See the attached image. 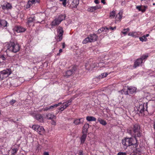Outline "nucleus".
Listing matches in <instances>:
<instances>
[{"instance_id": "nucleus-39", "label": "nucleus", "mask_w": 155, "mask_h": 155, "mask_svg": "<svg viewBox=\"0 0 155 155\" xmlns=\"http://www.w3.org/2000/svg\"><path fill=\"white\" fill-rule=\"evenodd\" d=\"M89 124H88L87 123V124H85L84 125L83 128L88 130V128H89Z\"/></svg>"}, {"instance_id": "nucleus-37", "label": "nucleus", "mask_w": 155, "mask_h": 155, "mask_svg": "<svg viewBox=\"0 0 155 155\" xmlns=\"http://www.w3.org/2000/svg\"><path fill=\"white\" fill-rule=\"evenodd\" d=\"M39 126L36 125H34L32 126V128L34 129L35 130H38V127Z\"/></svg>"}, {"instance_id": "nucleus-43", "label": "nucleus", "mask_w": 155, "mask_h": 155, "mask_svg": "<svg viewBox=\"0 0 155 155\" xmlns=\"http://www.w3.org/2000/svg\"><path fill=\"white\" fill-rule=\"evenodd\" d=\"M127 153L125 152H119L118 153L117 155H126Z\"/></svg>"}, {"instance_id": "nucleus-11", "label": "nucleus", "mask_w": 155, "mask_h": 155, "mask_svg": "<svg viewBox=\"0 0 155 155\" xmlns=\"http://www.w3.org/2000/svg\"><path fill=\"white\" fill-rule=\"evenodd\" d=\"M76 70V67L74 66L71 69L67 71L64 74V76L66 78H68L71 76L74 72Z\"/></svg>"}, {"instance_id": "nucleus-10", "label": "nucleus", "mask_w": 155, "mask_h": 155, "mask_svg": "<svg viewBox=\"0 0 155 155\" xmlns=\"http://www.w3.org/2000/svg\"><path fill=\"white\" fill-rule=\"evenodd\" d=\"M68 6L71 8H76L79 4V0H68Z\"/></svg>"}, {"instance_id": "nucleus-16", "label": "nucleus", "mask_w": 155, "mask_h": 155, "mask_svg": "<svg viewBox=\"0 0 155 155\" xmlns=\"http://www.w3.org/2000/svg\"><path fill=\"white\" fill-rule=\"evenodd\" d=\"M36 3H39V0H29L26 5L27 8H30L33 4H35Z\"/></svg>"}, {"instance_id": "nucleus-51", "label": "nucleus", "mask_w": 155, "mask_h": 155, "mask_svg": "<svg viewBox=\"0 0 155 155\" xmlns=\"http://www.w3.org/2000/svg\"><path fill=\"white\" fill-rule=\"evenodd\" d=\"M125 0L123 1H122L121 3V5H125Z\"/></svg>"}, {"instance_id": "nucleus-6", "label": "nucleus", "mask_w": 155, "mask_h": 155, "mask_svg": "<svg viewBox=\"0 0 155 155\" xmlns=\"http://www.w3.org/2000/svg\"><path fill=\"white\" fill-rule=\"evenodd\" d=\"M148 57V55H143L140 58L137 59L134 62L133 67L135 68L139 66L143 62V60L146 59Z\"/></svg>"}, {"instance_id": "nucleus-52", "label": "nucleus", "mask_w": 155, "mask_h": 155, "mask_svg": "<svg viewBox=\"0 0 155 155\" xmlns=\"http://www.w3.org/2000/svg\"><path fill=\"white\" fill-rule=\"evenodd\" d=\"M52 124L53 125H55L56 124V122L54 120H52Z\"/></svg>"}, {"instance_id": "nucleus-26", "label": "nucleus", "mask_w": 155, "mask_h": 155, "mask_svg": "<svg viewBox=\"0 0 155 155\" xmlns=\"http://www.w3.org/2000/svg\"><path fill=\"white\" fill-rule=\"evenodd\" d=\"M46 117L48 119L51 120L55 118L56 116L52 113H48L46 115Z\"/></svg>"}, {"instance_id": "nucleus-23", "label": "nucleus", "mask_w": 155, "mask_h": 155, "mask_svg": "<svg viewBox=\"0 0 155 155\" xmlns=\"http://www.w3.org/2000/svg\"><path fill=\"white\" fill-rule=\"evenodd\" d=\"M122 17V13L121 12H119L116 15L115 17V22L117 23V21L120 22Z\"/></svg>"}, {"instance_id": "nucleus-55", "label": "nucleus", "mask_w": 155, "mask_h": 155, "mask_svg": "<svg viewBox=\"0 0 155 155\" xmlns=\"http://www.w3.org/2000/svg\"><path fill=\"white\" fill-rule=\"evenodd\" d=\"M145 36V38H146L147 37H148L149 36V34H147L146 35H143Z\"/></svg>"}, {"instance_id": "nucleus-36", "label": "nucleus", "mask_w": 155, "mask_h": 155, "mask_svg": "<svg viewBox=\"0 0 155 155\" xmlns=\"http://www.w3.org/2000/svg\"><path fill=\"white\" fill-rule=\"evenodd\" d=\"M18 151V149L17 148H13L12 149V155H15V153L17 152Z\"/></svg>"}, {"instance_id": "nucleus-32", "label": "nucleus", "mask_w": 155, "mask_h": 155, "mask_svg": "<svg viewBox=\"0 0 155 155\" xmlns=\"http://www.w3.org/2000/svg\"><path fill=\"white\" fill-rule=\"evenodd\" d=\"M130 29L129 28H127L126 29H124L123 30V31L121 32L125 35H126L127 33L130 31Z\"/></svg>"}, {"instance_id": "nucleus-14", "label": "nucleus", "mask_w": 155, "mask_h": 155, "mask_svg": "<svg viewBox=\"0 0 155 155\" xmlns=\"http://www.w3.org/2000/svg\"><path fill=\"white\" fill-rule=\"evenodd\" d=\"M116 28V27H113L111 26H109V27H102L98 30V31L100 33L103 31H105L106 32H108L109 29L111 30H115Z\"/></svg>"}, {"instance_id": "nucleus-31", "label": "nucleus", "mask_w": 155, "mask_h": 155, "mask_svg": "<svg viewBox=\"0 0 155 155\" xmlns=\"http://www.w3.org/2000/svg\"><path fill=\"white\" fill-rule=\"evenodd\" d=\"M137 33L136 32H130L128 34L129 36L135 37L137 36Z\"/></svg>"}, {"instance_id": "nucleus-35", "label": "nucleus", "mask_w": 155, "mask_h": 155, "mask_svg": "<svg viewBox=\"0 0 155 155\" xmlns=\"http://www.w3.org/2000/svg\"><path fill=\"white\" fill-rule=\"evenodd\" d=\"M139 39L142 42L143 41H147V38H145V36H144L143 35L142 37H140Z\"/></svg>"}, {"instance_id": "nucleus-29", "label": "nucleus", "mask_w": 155, "mask_h": 155, "mask_svg": "<svg viewBox=\"0 0 155 155\" xmlns=\"http://www.w3.org/2000/svg\"><path fill=\"white\" fill-rule=\"evenodd\" d=\"M37 132L40 134H41L42 133H44L45 130L42 127L39 126Z\"/></svg>"}, {"instance_id": "nucleus-33", "label": "nucleus", "mask_w": 155, "mask_h": 155, "mask_svg": "<svg viewBox=\"0 0 155 155\" xmlns=\"http://www.w3.org/2000/svg\"><path fill=\"white\" fill-rule=\"evenodd\" d=\"M115 15V12L114 11H113L110 13V17L111 18H114Z\"/></svg>"}, {"instance_id": "nucleus-60", "label": "nucleus", "mask_w": 155, "mask_h": 155, "mask_svg": "<svg viewBox=\"0 0 155 155\" xmlns=\"http://www.w3.org/2000/svg\"><path fill=\"white\" fill-rule=\"evenodd\" d=\"M153 5H155V3H153Z\"/></svg>"}, {"instance_id": "nucleus-18", "label": "nucleus", "mask_w": 155, "mask_h": 155, "mask_svg": "<svg viewBox=\"0 0 155 155\" xmlns=\"http://www.w3.org/2000/svg\"><path fill=\"white\" fill-rule=\"evenodd\" d=\"M14 30L18 33H21L25 32L26 29L21 26H17L15 27Z\"/></svg>"}, {"instance_id": "nucleus-20", "label": "nucleus", "mask_w": 155, "mask_h": 155, "mask_svg": "<svg viewBox=\"0 0 155 155\" xmlns=\"http://www.w3.org/2000/svg\"><path fill=\"white\" fill-rule=\"evenodd\" d=\"M34 118L40 122H43L44 121L43 117L41 114H36L34 116Z\"/></svg>"}, {"instance_id": "nucleus-30", "label": "nucleus", "mask_w": 155, "mask_h": 155, "mask_svg": "<svg viewBox=\"0 0 155 155\" xmlns=\"http://www.w3.org/2000/svg\"><path fill=\"white\" fill-rule=\"evenodd\" d=\"M107 75L108 74L107 73H102L101 75H100L97 78L99 79H101L106 77Z\"/></svg>"}, {"instance_id": "nucleus-15", "label": "nucleus", "mask_w": 155, "mask_h": 155, "mask_svg": "<svg viewBox=\"0 0 155 155\" xmlns=\"http://www.w3.org/2000/svg\"><path fill=\"white\" fill-rule=\"evenodd\" d=\"M73 123L75 125H78L80 124H83L84 121V119L83 118H76L74 119Z\"/></svg>"}, {"instance_id": "nucleus-9", "label": "nucleus", "mask_w": 155, "mask_h": 155, "mask_svg": "<svg viewBox=\"0 0 155 155\" xmlns=\"http://www.w3.org/2000/svg\"><path fill=\"white\" fill-rule=\"evenodd\" d=\"M136 88L133 87H127V90L126 91L125 88H124L122 90V91L123 92L124 94L126 95H130L133 94L136 92Z\"/></svg>"}, {"instance_id": "nucleus-46", "label": "nucleus", "mask_w": 155, "mask_h": 155, "mask_svg": "<svg viewBox=\"0 0 155 155\" xmlns=\"http://www.w3.org/2000/svg\"><path fill=\"white\" fill-rule=\"evenodd\" d=\"M73 99V98H71L69 100L67 101L66 102L67 103H68V104H71V101H72V99Z\"/></svg>"}, {"instance_id": "nucleus-24", "label": "nucleus", "mask_w": 155, "mask_h": 155, "mask_svg": "<svg viewBox=\"0 0 155 155\" xmlns=\"http://www.w3.org/2000/svg\"><path fill=\"white\" fill-rule=\"evenodd\" d=\"M8 23L5 20L0 19V27H4L8 26Z\"/></svg>"}, {"instance_id": "nucleus-4", "label": "nucleus", "mask_w": 155, "mask_h": 155, "mask_svg": "<svg viewBox=\"0 0 155 155\" xmlns=\"http://www.w3.org/2000/svg\"><path fill=\"white\" fill-rule=\"evenodd\" d=\"M66 16L65 15H61L57 18H55L51 23L52 26H56L58 25L61 22L64 20Z\"/></svg>"}, {"instance_id": "nucleus-41", "label": "nucleus", "mask_w": 155, "mask_h": 155, "mask_svg": "<svg viewBox=\"0 0 155 155\" xmlns=\"http://www.w3.org/2000/svg\"><path fill=\"white\" fill-rule=\"evenodd\" d=\"M16 101L15 100L12 99L10 101L9 104L11 105H13V104L16 102Z\"/></svg>"}, {"instance_id": "nucleus-44", "label": "nucleus", "mask_w": 155, "mask_h": 155, "mask_svg": "<svg viewBox=\"0 0 155 155\" xmlns=\"http://www.w3.org/2000/svg\"><path fill=\"white\" fill-rule=\"evenodd\" d=\"M42 110L44 111L49 110V107L48 106L43 108L42 109Z\"/></svg>"}, {"instance_id": "nucleus-45", "label": "nucleus", "mask_w": 155, "mask_h": 155, "mask_svg": "<svg viewBox=\"0 0 155 155\" xmlns=\"http://www.w3.org/2000/svg\"><path fill=\"white\" fill-rule=\"evenodd\" d=\"M78 154V155H83V151L81 150H79Z\"/></svg>"}, {"instance_id": "nucleus-57", "label": "nucleus", "mask_w": 155, "mask_h": 155, "mask_svg": "<svg viewBox=\"0 0 155 155\" xmlns=\"http://www.w3.org/2000/svg\"><path fill=\"white\" fill-rule=\"evenodd\" d=\"M62 52V49H60L59 50V52L61 53Z\"/></svg>"}, {"instance_id": "nucleus-17", "label": "nucleus", "mask_w": 155, "mask_h": 155, "mask_svg": "<svg viewBox=\"0 0 155 155\" xmlns=\"http://www.w3.org/2000/svg\"><path fill=\"white\" fill-rule=\"evenodd\" d=\"M101 6L100 5H97L95 6H92L89 7L87 9V11L88 12H92L96 11L98 9H99L101 8Z\"/></svg>"}, {"instance_id": "nucleus-40", "label": "nucleus", "mask_w": 155, "mask_h": 155, "mask_svg": "<svg viewBox=\"0 0 155 155\" xmlns=\"http://www.w3.org/2000/svg\"><path fill=\"white\" fill-rule=\"evenodd\" d=\"M60 1L62 2V4L64 6H66L67 0H60Z\"/></svg>"}, {"instance_id": "nucleus-21", "label": "nucleus", "mask_w": 155, "mask_h": 155, "mask_svg": "<svg viewBox=\"0 0 155 155\" xmlns=\"http://www.w3.org/2000/svg\"><path fill=\"white\" fill-rule=\"evenodd\" d=\"M2 8L3 10H5V9H12V7L10 3L7 2L5 5H2Z\"/></svg>"}, {"instance_id": "nucleus-47", "label": "nucleus", "mask_w": 155, "mask_h": 155, "mask_svg": "<svg viewBox=\"0 0 155 155\" xmlns=\"http://www.w3.org/2000/svg\"><path fill=\"white\" fill-rule=\"evenodd\" d=\"M65 103L64 104L65 105V107H66L67 108L69 105H70V104H68V103H67L66 102H64Z\"/></svg>"}, {"instance_id": "nucleus-25", "label": "nucleus", "mask_w": 155, "mask_h": 155, "mask_svg": "<svg viewBox=\"0 0 155 155\" xmlns=\"http://www.w3.org/2000/svg\"><path fill=\"white\" fill-rule=\"evenodd\" d=\"M87 136L86 134H83L80 138L81 143L83 144L84 143Z\"/></svg>"}, {"instance_id": "nucleus-13", "label": "nucleus", "mask_w": 155, "mask_h": 155, "mask_svg": "<svg viewBox=\"0 0 155 155\" xmlns=\"http://www.w3.org/2000/svg\"><path fill=\"white\" fill-rule=\"evenodd\" d=\"M97 64L95 61H93L91 64L89 63H86L85 64V68L87 69L92 70L96 66H97Z\"/></svg>"}, {"instance_id": "nucleus-7", "label": "nucleus", "mask_w": 155, "mask_h": 155, "mask_svg": "<svg viewBox=\"0 0 155 155\" xmlns=\"http://www.w3.org/2000/svg\"><path fill=\"white\" fill-rule=\"evenodd\" d=\"M57 41H60L62 39L64 31L63 28L61 26H59L57 28Z\"/></svg>"}, {"instance_id": "nucleus-53", "label": "nucleus", "mask_w": 155, "mask_h": 155, "mask_svg": "<svg viewBox=\"0 0 155 155\" xmlns=\"http://www.w3.org/2000/svg\"><path fill=\"white\" fill-rule=\"evenodd\" d=\"M43 155H49V153L48 152H44L43 153Z\"/></svg>"}, {"instance_id": "nucleus-22", "label": "nucleus", "mask_w": 155, "mask_h": 155, "mask_svg": "<svg viewBox=\"0 0 155 155\" xmlns=\"http://www.w3.org/2000/svg\"><path fill=\"white\" fill-rule=\"evenodd\" d=\"M147 104L146 103H143V105H140L139 108V110H140V113L142 114L143 113L144 110L145 108L144 107H146V109L147 108Z\"/></svg>"}, {"instance_id": "nucleus-56", "label": "nucleus", "mask_w": 155, "mask_h": 155, "mask_svg": "<svg viewBox=\"0 0 155 155\" xmlns=\"http://www.w3.org/2000/svg\"><path fill=\"white\" fill-rule=\"evenodd\" d=\"M65 45L64 43L62 44V48H65Z\"/></svg>"}, {"instance_id": "nucleus-19", "label": "nucleus", "mask_w": 155, "mask_h": 155, "mask_svg": "<svg viewBox=\"0 0 155 155\" xmlns=\"http://www.w3.org/2000/svg\"><path fill=\"white\" fill-rule=\"evenodd\" d=\"M136 8L138 9L139 11H141L142 13H143L145 12L146 9L148 8L147 5H140L137 6L136 7Z\"/></svg>"}, {"instance_id": "nucleus-3", "label": "nucleus", "mask_w": 155, "mask_h": 155, "mask_svg": "<svg viewBox=\"0 0 155 155\" xmlns=\"http://www.w3.org/2000/svg\"><path fill=\"white\" fill-rule=\"evenodd\" d=\"M7 51H9L14 53H16L20 50V47L18 44L16 42L12 41H10L5 46Z\"/></svg>"}, {"instance_id": "nucleus-12", "label": "nucleus", "mask_w": 155, "mask_h": 155, "mask_svg": "<svg viewBox=\"0 0 155 155\" xmlns=\"http://www.w3.org/2000/svg\"><path fill=\"white\" fill-rule=\"evenodd\" d=\"M35 20V17L34 16H31L29 18H27V24L28 27H30L32 25L34 26V21Z\"/></svg>"}, {"instance_id": "nucleus-27", "label": "nucleus", "mask_w": 155, "mask_h": 155, "mask_svg": "<svg viewBox=\"0 0 155 155\" xmlns=\"http://www.w3.org/2000/svg\"><path fill=\"white\" fill-rule=\"evenodd\" d=\"M86 120L89 121H95L96 118L93 116H87L86 117Z\"/></svg>"}, {"instance_id": "nucleus-58", "label": "nucleus", "mask_w": 155, "mask_h": 155, "mask_svg": "<svg viewBox=\"0 0 155 155\" xmlns=\"http://www.w3.org/2000/svg\"><path fill=\"white\" fill-rule=\"evenodd\" d=\"M60 52L57 53V55H58H58H60Z\"/></svg>"}, {"instance_id": "nucleus-38", "label": "nucleus", "mask_w": 155, "mask_h": 155, "mask_svg": "<svg viewBox=\"0 0 155 155\" xmlns=\"http://www.w3.org/2000/svg\"><path fill=\"white\" fill-rule=\"evenodd\" d=\"M49 107V110H53L56 107V106L55 104L54 105H51Z\"/></svg>"}, {"instance_id": "nucleus-28", "label": "nucleus", "mask_w": 155, "mask_h": 155, "mask_svg": "<svg viewBox=\"0 0 155 155\" xmlns=\"http://www.w3.org/2000/svg\"><path fill=\"white\" fill-rule=\"evenodd\" d=\"M97 121L101 124L103 126H105L107 124V122L106 121L101 118H98L97 119Z\"/></svg>"}, {"instance_id": "nucleus-61", "label": "nucleus", "mask_w": 155, "mask_h": 155, "mask_svg": "<svg viewBox=\"0 0 155 155\" xmlns=\"http://www.w3.org/2000/svg\"><path fill=\"white\" fill-rule=\"evenodd\" d=\"M138 151V152H139V153L140 152V151Z\"/></svg>"}, {"instance_id": "nucleus-2", "label": "nucleus", "mask_w": 155, "mask_h": 155, "mask_svg": "<svg viewBox=\"0 0 155 155\" xmlns=\"http://www.w3.org/2000/svg\"><path fill=\"white\" fill-rule=\"evenodd\" d=\"M129 133L134 135L135 137H140L142 134L141 131L140 130V127L138 124H135L129 128Z\"/></svg>"}, {"instance_id": "nucleus-54", "label": "nucleus", "mask_w": 155, "mask_h": 155, "mask_svg": "<svg viewBox=\"0 0 155 155\" xmlns=\"http://www.w3.org/2000/svg\"><path fill=\"white\" fill-rule=\"evenodd\" d=\"M105 0H101V2L104 4L105 5L106 4V2L105 1Z\"/></svg>"}, {"instance_id": "nucleus-5", "label": "nucleus", "mask_w": 155, "mask_h": 155, "mask_svg": "<svg viewBox=\"0 0 155 155\" xmlns=\"http://www.w3.org/2000/svg\"><path fill=\"white\" fill-rule=\"evenodd\" d=\"M97 36L96 34H91L89 36L86 38L82 41L83 44H86L88 42H91L97 40Z\"/></svg>"}, {"instance_id": "nucleus-42", "label": "nucleus", "mask_w": 155, "mask_h": 155, "mask_svg": "<svg viewBox=\"0 0 155 155\" xmlns=\"http://www.w3.org/2000/svg\"><path fill=\"white\" fill-rule=\"evenodd\" d=\"M88 130H87V129H85L83 127L82 130V134H87Z\"/></svg>"}, {"instance_id": "nucleus-48", "label": "nucleus", "mask_w": 155, "mask_h": 155, "mask_svg": "<svg viewBox=\"0 0 155 155\" xmlns=\"http://www.w3.org/2000/svg\"><path fill=\"white\" fill-rule=\"evenodd\" d=\"M0 58L2 59L3 61L5 60V57L3 55L0 56Z\"/></svg>"}, {"instance_id": "nucleus-34", "label": "nucleus", "mask_w": 155, "mask_h": 155, "mask_svg": "<svg viewBox=\"0 0 155 155\" xmlns=\"http://www.w3.org/2000/svg\"><path fill=\"white\" fill-rule=\"evenodd\" d=\"M65 103H63V105H62L61 106V107L59 108V110H61V111H63L65 109L67 108L66 107H65V106L64 104Z\"/></svg>"}, {"instance_id": "nucleus-49", "label": "nucleus", "mask_w": 155, "mask_h": 155, "mask_svg": "<svg viewBox=\"0 0 155 155\" xmlns=\"http://www.w3.org/2000/svg\"><path fill=\"white\" fill-rule=\"evenodd\" d=\"M63 104V103H62L61 102H60L59 103L57 104H55V105L56 106V107H57L60 106L61 104Z\"/></svg>"}, {"instance_id": "nucleus-62", "label": "nucleus", "mask_w": 155, "mask_h": 155, "mask_svg": "<svg viewBox=\"0 0 155 155\" xmlns=\"http://www.w3.org/2000/svg\"><path fill=\"white\" fill-rule=\"evenodd\" d=\"M141 0V1H143V0Z\"/></svg>"}, {"instance_id": "nucleus-1", "label": "nucleus", "mask_w": 155, "mask_h": 155, "mask_svg": "<svg viewBox=\"0 0 155 155\" xmlns=\"http://www.w3.org/2000/svg\"><path fill=\"white\" fill-rule=\"evenodd\" d=\"M122 143L124 149H126L128 147L133 146V147L136 148L138 144L137 137L125 138L122 140Z\"/></svg>"}, {"instance_id": "nucleus-8", "label": "nucleus", "mask_w": 155, "mask_h": 155, "mask_svg": "<svg viewBox=\"0 0 155 155\" xmlns=\"http://www.w3.org/2000/svg\"><path fill=\"white\" fill-rule=\"evenodd\" d=\"M11 73L9 69H7L0 71V79L3 80L8 77Z\"/></svg>"}, {"instance_id": "nucleus-50", "label": "nucleus", "mask_w": 155, "mask_h": 155, "mask_svg": "<svg viewBox=\"0 0 155 155\" xmlns=\"http://www.w3.org/2000/svg\"><path fill=\"white\" fill-rule=\"evenodd\" d=\"M94 2L96 4H98L99 3V1L98 0H94Z\"/></svg>"}, {"instance_id": "nucleus-59", "label": "nucleus", "mask_w": 155, "mask_h": 155, "mask_svg": "<svg viewBox=\"0 0 155 155\" xmlns=\"http://www.w3.org/2000/svg\"><path fill=\"white\" fill-rule=\"evenodd\" d=\"M18 119H17L15 121H14L15 122H16V121H18Z\"/></svg>"}]
</instances>
